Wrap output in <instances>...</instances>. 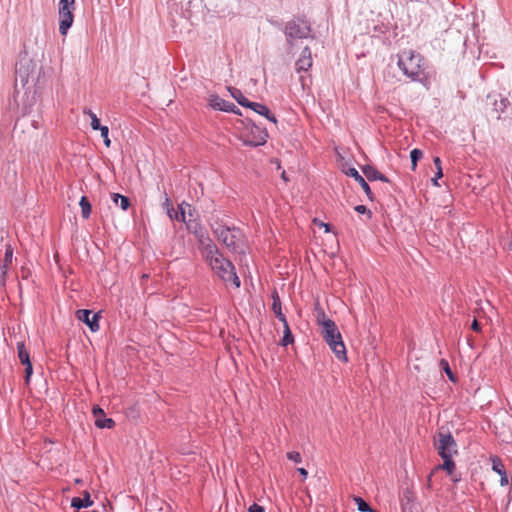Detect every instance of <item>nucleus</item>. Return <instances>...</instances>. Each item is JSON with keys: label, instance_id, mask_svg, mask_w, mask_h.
<instances>
[{"label": "nucleus", "instance_id": "obj_31", "mask_svg": "<svg viewBox=\"0 0 512 512\" xmlns=\"http://www.w3.org/2000/svg\"><path fill=\"white\" fill-rule=\"evenodd\" d=\"M440 365L443 367V369H444L445 373L447 374V376L449 377V379L451 381L455 382L456 379H455L454 374L449 366V363L446 360H441Z\"/></svg>", "mask_w": 512, "mask_h": 512}, {"label": "nucleus", "instance_id": "obj_18", "mask_svg": "<svg viewBox=\"0 0 512 512\" xmlns=\"http://www.w3.org/2000/svg\"><path fill=\"white\" fill-rule=\"evenodd\" d=\"M272 299H273L272 311L274 312L275 316L281 322H286L287 319H286L285 315L282 313L281 301H280L279 295H278V293L276 291L273 292Z\"/></svg>", "mask_w": 512, "mask_h": 512}, {"label": "nucleus", "instance_id": "obj_19", "mask_svg": "<svg viewBox=\"0 0 512 512\" xmlns=\"http://www.w3.org/2000/svg\"><path fill=\"white\" fill-rule=\"evenodd\" d=\"M93 504L90 499V494L88 492H84V497H74L71 500V506L76 509L86 508Z\"/></svg>", "mask_w": 512, "mask_h": 512}, {"label": "nucleus", "instance_id": "obj_35", "mask_svg": "<svg viewBox=\"0 0 512 512\" xmlns=\"http://www.w3.org/2000/svg\"><path fill=\"white\" fill-rule=\"evenodd\" d=\"M287 458L295 463H300L302 461L301 455L299 452L291 451L287 453Z\"/></svg>", "mask_w": 512, "mask_h": 512}, {"label": "nucleus", "instance_id": "obj_13", "mask_svg": "<svg viewBox=\"0 0 512 512\" xmlns=\"http://www.w3.org/2000/svg\"><path fill=\"white\" fill-rule=\"evenodd\" d=\"M346 175L354 178L355 181H357L358 184L361 185L362 189L364 190L365 194L367 195V197L370 201L374 200V195L371 191L370 186L368 185L366 180L359 174V172L355 168H349L346 171Z\"/></svg>", "mask_w": 512, "mask_h": 512}, {"label": "nucleus", "instance_id": "obj_4", "mask_svg": "<svg viewBox=\"0 0 512 512\" xmlns=\"http://www.w3.org/2000/svg\"><path fill=\"white\" fill-rule=\"evenodd\" d=\"M205 261L224 282H232L236 288L240 287L241 282L236 274L234 265L220 251Z\"/></svg>", "mask_w": 512, "mask_h": 512}, {"label": "nucleus", "instance_id": "obj_9", "mask_svg": "<svg viewBox=\"0 0 512 512\" xmlns=\"http://www.w3.org/2000/svg\"><path fill=\"white\" fill-rule=\"evenodd\" d=\"M197 241L204 260L218 253V247L206 232L202 235H198Z\"/></svg>", "mask_w": 512, "mask_h": 512}, {"label": "nucleus", "instance_id": "obj_15", "mask_svg": "<svg viewBox=\"0 0 512 512\" xmlns=\"http://www.w3.org/2000/svg\"><path fill=\"white\" fill-rule=\"evenodd\" d=\"M248 108L253 110L257 114L266 117L269 121L277 123L276 117L270 112L269 108L266 105L251 101Z\"/></svg>", "mask_w": 512, "mask_h": 512}, {"label": "nucleus", "instance_id": "obj_33", "mask_svg": "<svg viewBox=\"0 0 512 512\" xmlns=\"http://www.w3.org/2000/svg\"><path fill=\"white\" fill-rule=\"evenodd\" d=\"M354 210L360 214H366L369 219L372 218V212L365 205H357Z\"/></svg>", "mask_w": 512, "mask_h": 512}, {"label": "nucleus", "instance_id": "obj_46", "mask_svg": "<svg viewBox=\"0 0 512 512\" xmlns=\"http://www.w3.org/2000/svg\"><path fill=\"white\" fill-rule=\"evenodd\" d=\"M33 126H34L35 128H37V122H34V123H33Z\"/></svg>", "mask_w": 512, "mask_h": 512}, {"label": "nucleus", "instance_id": "obj_28", "mask_svg": "<svg viewBox=\"0 0 512 512\" xmlns=\"http://www.w3.org/2000/svg\"><path fill=\"white\" fill-rule=\"evenodd\" d=\"M95 425L98 428H112L115 425V422L111 418H105L104 416H101V418H97L95 420Z\"/></svg>", "mask_w": 512, "mask_h": 512}, {"label": "nucleus", "instance_id": "obj_38", "mask_svg": "<svg viewBox=\"0 0 512 512\" xmlns=\"http://www.w3.org/2000/svg\"><path fill=\"white\" fill-rule=\"evenodd\" d=\"M93 414L97 418H101V416H105L104 411L100 407L93 408Z\"/></svg>", "mask_w": 512, "mask_h": 512}, {"label": "nucleus", "instance_id": "obj_10", "mask_svg": "<svg viewBox=\"0 0 512 512\" xmlns=\"http://www.w3.org/2000/svg\"><path fill=\"white\" fill-rule=\"evenodd\" d=\"M78 320L84 322L92 332H96L99 330V315L97 313H93L87 309H80L77 311Z\"/></svg>", "mask_w": 512, "mask_h": 512}, {"label": "nucleus", "instance_id": "obj_14", "mask_svg": "<svg viewBox=\"0 0 512 512\" xmlns=\"http://www.w3.org/2000/svg\"><path fill=\"white\" fill-rule=\"evenodd\" d=\"M12 257H13V248L10 245H7L3 262L0 265V281H1L2 285H5L8 268L12 264Z\"/></svg>", "mask_w": 512, "mask_h": 512}, {"label": "nucleus", "instance_id": "obj_43", "mask_svg": "<svg viewBox=\"0 0 512 512\" xmlns=\"http://www.w3.org/2000/svg\"><path fill=\"white\" fill-rule=\"evenodd\" d=\"M443 176V172H442V167H439V169H437V172H436V176L438 179L441 178Z\"/></svg>", "mask_w": 512, "mask_h": 512}, {"label": "nucleus", "instance_id": "obj_29", "mask_svg": "<svg viewBox=\"0 0 512 512\" xmlns=\"http://www.w3.org/2000/svg\"><path fill=\"white\" fill-rule=\"evenodd\" d=\"M356 504H357V508L359 511L361 512H374L372 510V508L370 507V505L364 500L362 499L361 497H355L354 498Z\"/></svg>", "mask_w": 512, "mask_h": 512}, {"label": "nucleus", "instance_id": "obj_17", "mask_svg": "<svg viewBox=\"0 0 512 512\" xmlns=\"http://www.w3.org/2000/svg\"><path fill=\"white\" fill-rule=\"evenodd\" d=\"M492 470L501 476V479H500L501 486H505L508 484V478L506 475L505 466L502 463V461L497 457L492 458Z\"/></svg>", "mask_w": 512, "mask_h": 512}, {"label": "nucleus", "instance_id": "obj_21", "mask_svg": "<svg viewBox=\"0 0 512 512\" xmlns=\"http://www.w3.org/2000/svg\"><path fill=\"white\" fill-rule=\"evenodd\" d=\"M17 352L21 364H29L31 362L29 352L27 351L23 341L17 343Z\"/></svg>", "mask_w": 512, "mask_h": 512}, {"label": "nucleus", "instance_id": "obj_34", "mask_svg": "<svg viewBox=\"0 0 512 512\" xmlns=\"http://www.w3.org/2000/svg\"><path fill=\"white\" fill-rule=\"evenodd\" d=\"M25 366V383L28 385L30 382V377L33 374V366L30 362L29 364H23Z\"/></svg>", "mask_w": 512, "mask_h": 512}, {"label": "nucleus", "instance_id": "obj_37", "mask_svg": "<svg viewBox=\"0 0 512 512\" xmlns=\"http://www.w3.org/2000/svg\"><path fill=\"white\" fill-rule=\"evenodd\" d=\"M248 512H265V508L256 503H253L249 506Z\"/></svg>", "mask_w": 512, "mask_h": 512}, {"label": "nucleus", "instance_id": "obj_8", "mask_svg": "<svg viewBox=\"0 0 512 512\" xmlns=\"http://www.w3.org/2000/svg\"><path fill=\"white\" fill-rule=\"evenodd\" d=\"M75 9V0H60L59 2V32L61 35H66L68 29L72 26L74 16L73 10Z\"/></svg>", "mask_w": 512, "mask_h": 512}, {"label": "nucleus", "instance_id": "obj_3", "mask_svg": "<svg viewBox=\"0 0 512 512\" xmlns=\"http://www.w3.org/2000/svg\"><path fill=\"white\" fill-rule=\"evenodd\" d=\"M283 32L289 52L298 47L303 40L313 38L310 24L301 18H294L286 22Z\"/></svg>", "mask_w": 512, "mask_h": 512}, {"label": "nucleus", "instance_id": "obj_22", "mask_svg": "<svg viewBox=\"0 0 512 512\" xmlns=\"http://www.w3.org/2000/svg\"><path fill=\"white\" fill-rule=\"evenodd\" d=\"M186 226L188 231L194 234L196 238H198V235H202L205 233V230L202 227V225L196 220L189 219L188 222L186 223Z\"/></svg>", "mask_w": 512, "mask_h": 512}, {"label": "nucleus", "instance_id": "obj_12", "mask_svg": "<svg viewBox=\"0 0 512 512\" xmlns=\"http://www.w3.org/2000/svg\"><path fill=\"white\" fill-rule=\"evenodd\" d=\"M296 70L298 72L308 71L312 66V55L310 48L306 45L302 49L299 59L296 61Z\"/></svg>", "mask_w": 512, "mask_h": 512}, {"label": "nucleus", "instance_id": "obj_44", "mask_svg": "<svg viewBox=\"0 0 512 512\" xmlns=\"http://www.w3.org/2000/svg\"><path fill=\"white\" fill-rule=\"evenodd\" d=\"M321 225L324 226V229H325L326 232L330 231V225L329 224L321 223Z\"/></svg>", "mask_w": 512, "mask_h": 512}, {"label": "nucleus", "instance_id": "obj_1", "mask_svg": "<svg viewBox=\"0 0 512 512\" xmlns=\"http://www.w3.org/2000/svg\"><path fill=\"white\" fill-rule=\"evenodd\" d=\"M397 66L412 82L420 83L426 90L432 84L429 65L422 54L414 50H403L397 54Z\"/></svg>", "mask_w": 512, "mask_h": 512}, {"label": "nucleus", "instance_id": "obj_45", "mask_svg": "<svg viewBox=\"0 0 512 512\" xmlns=\"http://www.w3.org/2000/svg\"><path fill=\"white\" fill-rule=\"evenodd\" d=\"M437 181H438V178H437V177H434V178L432 179V182H433V184H434L435 186H439V184H438V182H437Z\"/></svg>", "mask_w": 512, "mask_h": 512}, {"label": "nucleus", "instance_id": "obj_25", "mask_svg": "<svg viewBox=\"0 0 512 512\" xmlns=\"http://www.w3.org/2000/svg\"><path fill=\"white\" fill-rule=\"evenodd\" d=\"M283 323V326H284V330H283V338L281 340V344L283 346H288L289 344H292L294 342V337L292 335V332L290 330V327L288 325V322H282Z\"/></svg>", "mask_w": 512, "mask_h": 512}, {"label": "nucleus", "instance_id": "obj_5", "mask_svg": "<svg viewBox=\"0 0 512 512\" xmlns=\"http://www.w3.org/2000/svg\"><path fill=\"white\" fill-rule=\"evenodd\" d=\"M213 232L231 252L244 253V235L239 228L219 226L214 228Z\"/></svg>", "mask_w": 512, "mask_h": 512}, {"label": "nucleus", "instance_id": "obj_40", "mask_svg": "<svg viewBox=\"0 0 512 512\" xmlns=\"http://www.w3.org/2000/svg\"><path fill=\"white\" fill-rule=\"evenodd\" d=\"M297 471L300 473L301 476H303V478H306L308 475V472L305 468H298Z\"/></svg>", "mask_w": 512, "mask_h": 512}, {"label": "nucleus", "instance_id": "obj_16", "mask_svg": "<svg viewBox=\"0 0 512 512\" xmlns=\"http://www.w3.org/2000/svg\"><path fill=\"white\" fill-rule=\"evenodd\" d=\"M362 171L369 181L380 180L382 182H389V179L384 174L370 165L362 167Z\"/></svg>", "mask_w": 512, "mask_h": 512}, {"label": "nucleus", "instance_id": "obj_7", "mask_svg": "<svg viewBox=\"0 0 512 512\" xmlns=\"http://www.w3.org/2000/svg\"><path fill=\"white\" fill-rule=\"evenodd\" d=\"M434 447L440 457L458 454L457 443L454 437L448 430H444L443 427L439 429L434 437Z\"/></svg>", "mask_w": 512, "mask_h": 512}, {"label": "nucleus", "instance_id": "obj_23", "mask_svg": "<svg viewBox=\"0 0 512 512\" xmlns=\"http://www.w3.org/2000/svg\"><path fill=\"white\" fill-rule=\"evenodd\" d=\"M112 200L115 205H120L121 209L124 211L130 206L129 198L119 193H113Z\"/></svg>", "mask_w": 512, "mask_h": 512}, {"label": "nucleus", "instance_id": "obj_2", "mask_svg": "<svg viewBox=\"0 0 512 512\" xmlns=\"http://www.w3.org/2000/svg\"><path fill=\"white\" fill-rule=\"evenodd\" d=\"M317 323L321 327V335L339 360H347L346 348L341 333L335 322L326 317L323 310L317 313Z\"/></svg>", "mask_w": 512, "mask_h": 512}, {"label": "nucleus", "instance_id": "obj_6", "mask_svg": "<svg viewBox=\"0 0 512 512\" xmlns=\"http://www.w3.org/2000/svg\"><path fill=\"white\" fill-rule=\"evenodd\" d=\"M267 138L268 133L265 128H262L247 119V124L241 134V139L245 146L257 147L264 145Z\"/></svg>", "mask_w": 512, "mask_h": 512}, {"label": "nucleus", "instance_id": "obj_36", "mask_svg": "<svg viewBox=\"0 0 512 512\" xmlns=\"http://www.w3.org/2000/svg\"><path fill=\"white\" fill-rule=\"evenodd\" d=\"M91 127L93 130H99L103 126L100 124V121L97 115H93V119L91 120Z\"/></svg>", "mask_w": 512, "mask_h": 512}, {"label": "nucleus", "instance_id": "obj_30", "mask_svg": "<svg viewBox=\"0 0 512 512\" xmlns=\"http://www.w3.org/2000/svg\"><path fill=\"white\" fill-rule=\"evenodd\" d=\"M99 131L101 132V136L103 138V142H104L105 146L110 147L111 140L109 139V128L107 126H103L102 128L99 129Z\"/></svg>", "mask_w": 512, "mask_h": 512}, {"label": "nucleus", "instance_id": "obj_20", "mask_svg": "<svg viewBox=\"0 0 512 512\" xmlns=\"http://www.w3.org/2000/svg\"><path fill=\"white\" fill-rule=\"evenodd\" d=\"M228 91L230 92V95L238 102L239 105L248 108L251 101H249L241 92V90L234 88V87H228Z\"/></svg>", "mask_w": 512, "mask_h": 512}, {"label": "nucleus", "instance_id": "obj_41", "mask_svg": "<svg viewBox=\"0 0 512 512\" xmlns=\"http://www.w3.org/2000/svg\"><path fill=\"white\" fill-rule=\"evenodd\" d=\"M434 164H435L437 169H439V167H441V160H440L439 157H435L434 158Z\"/></svg>", "mask_w": 512, "mask_h": 512}, {"label": "nucleus", "instance_id": "obj_24", "mask_svg": "<svg viewBox=\"0 0 512 512\" xmlns=\"http://www.w3.org/2000/svg\"><path fill=\"white\" fill-rule=\"evenodd\" d=\"M454 456H443L441 457L443 459V464L439 465V469L445 470L449 475H452L453 471L455 470V462L453 460Z\"/></svg>", "mask_w": 512, "mask_h": 512}, {"label": "nucleus", "instance_id": "obj_26", "mask_svg": "<svg viewBox=\"0 0 512 512\" xmlns=\"http://www.w3.org/2000/svg\"><path fill=\"white\" fill-rule=\"evenodd\" d=\"M79 205L81 207L82 217L84 219L89 218V216L91 214V204H90L88 198L86 196H82Z\"/></svg>", "mask_w": 512, "mask_h": 512}, {"label": "nucleus", "instance_id": "obj_32", "mask_svg": "<svg viewBox=\"0 0 512 512\" xmlns=\"http://www.w3.org/2000/svg\"><path fill=\"white\" fill-rule=\"evenodd\" d=\"M174 217L178 221H183L185 223L188 222V220L186 219V211H185L183 205L179 206V211L175 213Z\"/></svg>", "mask_w": 512, "mask_h": 512}, {"label": "nucleus", "instance_id": "obj_11", "mask_svg": "<svg viewBox=\"0 0 512 512\" xmlns=\"http://www.w3.org/2000/svg\"><path fill=\"white\" fill-rule=\"evenodd\" d=\"M209 105L215 110H220V111H224V112H232V113L241 115L239 109L235 106L234 103L226 101L217 95L210 96Z\"/></svg>", "mask_w": 512, "mask_h": 512}, {"label": "nucleus", "instance_id": "obj_27", "mask_svg": "<svg viewBox=\"0 0 512 512\" xmlns=\"http://www.w3.org/2000/svg\"><path fill=\"white\" fill-rule=\"evenodd\" d=\"M423 157V152L420 150V149H413L411 152H410V158H411V164H412V167L411 169L413 171L416 170V167H417V163L418 161Z\"/></svg>", "mask_w": 512, "mask_h": 512}, {"label": "nucleus", "instance_id": "obj_42", "mask_svg": "<svg viewBox=\"0 0 512 512\" xmlns=\"http://www.w3.org/2000/svg\"><path fill=\"white\" fill-rule=\"evenodd\" d=\"M84 114H87L90 117L91 120L93 119V115H96L91 110H86V109L84 110Z\"/></svg>", "mask_w": 512, "mask_h": 512}, {"label": "nucleus", "instance_id": "obj_39", "mask_svg": "<svg viewBox=\"0 0 512 512\" xmlns=\"http://www.w3.org/2000/svg\"><path fill=\"white\" fill-rule=\"evenodd\" d=\"M471 328L472 330H474L475 332H480L481 331V326H480V323L474 319L472 324H471Z\"/></svg>", "mask_w": 512, "mask_h": 512}]
</instances>
